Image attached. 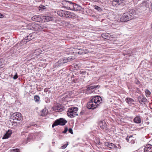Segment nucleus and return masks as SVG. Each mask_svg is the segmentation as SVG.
<instances>
[{"label":"nucleus","mask_w":152,"mask_h":152,"mask_svg":"<svg viewBox=\"0 0 152 152\" xmlns=\"http://www.w3.org/2000/svg\"><path fill=\"white\" fill-rule=\"evenodd\" d=\"M101 97L99 96H95L91 97L88 103L87 107L88 109H94L99 106L102 103Z\"/></svg>","instance_id":"obj_1"},{"label":"nucleus","mask_w":152,"mask_h":152,"mask_svg":"<svg viewBox=\"0 0 152 152\" xmlns=\"http://www.w3.org/2000/svg\"><path fill=\"white\" fill-rule=\"evenodd\" d=\"M57 13L59 16L66 18H69L75 19L77 17V16L75 13L69 11L60 10L57 11Z\"/></svg>","instance_id":"obj_2"},{"label":"nucleus","mask_w":152,"mask_h":152,"mask_svg":"<svg viewBox=\"0 0 152 152\" xmlns=\"http://www.w3.org/2000/svg\"><path fill=\"white\" fill-rule=\"evenodd\" d=\"M49 25L47 24L42 23L40 24L33 23V26L34 27L33 30L39 31L43 30L45 31L46 29L48 28Z\"/></svg>","instance_id":"obj_3"},{"label":"nucleus","mask_w":152,"mask_h":152,"mask_svg":"<svg viewBox=\"0 0 152 152\" xmlns=\"http://www.w3.org/2000/svg\"><path fill=\"white\" fill-rule=\"evenodd\" d=\"M78 108L76 107H72L69 108L67 112V115L69 117L73 118L78 115Z\"/></svg>","instance_id":"obj_4"},{"label":"nucleus","mask_w":152,"mask_h":152,"mask_svg":"<svg viewBox=\"0 0 152 152\" xmlns=\"http://www.w3.org/2000/svg\"><path fill=\"white\" fill-rule=\"evenodd\" d=\"M22 138L23 139V143L26 144L30 141L32 139L33 134L28 133L22 132Z\"/></svg>","instance_id":"obj_5"},{"label":"nucleus","mask_w":152,"mask_h":152,"mask_svg":"<svg viewBox=\"0 0 152 152\" xmlns=\"http://www.w3.org/2000/svg\"><path fill=\"white\" fill-rule=\"evenodd\" d=\"M67 122V121L64 119L63 118H60L55 121L52 125V127L53 128L55 126L60 125L64 126L65 125Z\"/></svg>","instance_id":"obj_6"},{"label":"nucleus","mask_w":152,"mask_h":152,"mask_svg":"<svg viewBox=\"0 0 152 152\" xmlns=\"http://www.w3.org/2000/svg\"><path fill=\"white\" fill-rule=\"evenodd\" d=\"M11 119H12L13 121H20L22 120V117L20 113L18 112L14 113L11 116Z\"/></svg>","instance_id":"obj_7"},{"label":"nucleus","mask_w":152,"mask_h":152,"mask_svg":"<svg viewBox=\"0 0 152 152\" xmlns=\"http://www.w3.org/2000/svg\"><path fill=\"white\" fill-rule=\"evenodd\" d=\"M132 18L131 15L124 13L120 18V21L121 22H125L131 20Z\"/></svg>","instance_id":"obj_8"},{"label":"nucleus","mask_w":152,"mask_h":152,"mask_svg":"<svg viewBox=\"0 0 152 152\" xmlns=\"http://www.w3.org/2000/svg\"><path fill=\"white\" fill-rule=\"evenodd\" d=\"M36 33L35 32L30 34L23 40L22 42L25 44L30 40L36 37Z\"/></svg>","instance_id":"obj_9"},{"label":"nucleus","mask_w":152,"mask_h":152,"mask_svg":"<svg viewBox=\"0 0 152 152\" xmlns=\"http://www.w3.org/2000/svg\"><path fill=\"white\" fill-rule=\"evenodd\" d=\"M71 50L72 51V52H71V54H73V53L75 54V53H76L80 55H83L86 54L87 53L83 49H79L77 50L71 49Z\"/></svg>","instance_id":"obj_10"},{"label":"nucleus","mask_w":152,"mask_h":152,"mask_svg":"<svg viewBox=\"0 0 152 152\" xmlns=\"http://www.w3.org/2000/svg\"><path fill=\"white\" fill-rule=\"evenodd\" d=\"M63 2L65 5L64 6L68 10H72L74 4L72 3L71 2L67 1H64Z\"/></svg>","instance_id":"obj_11"},{"label":"nucleus","mask_w":152,"mask_h":152,"mask_svg":"<svg viewBox=\"0 0 152 152\" xmlns=\"http://www.w3.org/2000/svg\"><path fill=\"white\" fill-rule=\"evenodd\" d=\"M64 107L61 104H57L53 107V109L56 112H60L64 110Z\"/></svg>","instance_id":"obj_12"},{"label":"nucleus","mask_w":152,"mask_h":152,"mask_svg":"<svg viewBox=\"0 0 152 152\" xmlns=\"http://www.w3.org/2000/svg\"><path fill=\"white\" fill-rule=\"evenodd\" d=\"M98 87H99V85L97 86H91L88 87L86 89V90L87 91V93L90 94L93 93L94 91L93 90Z\"/></svg>","instance_id":"obj_13"},{"label":"nucleus","mask_w":152,"mask_h":152,"mask_svg":"<svg viewBox=\"0 0 152 152\" xmlns=\"http://www.w3.org/2000/svg\"><path fill=\"white\" fill-rule=\"evenodd\" d=\"M144 152H152V145L149 144L146 145L144 148Z\"/></svg>","instance_id":"obj_14"},{"label":"nucleus","mask_w":152,"mask_h":152,"mask_svg":"<svg viewBox=\"0 0 152 152\" xmlns=\"http://www.w3.org/2000/svg\"><path fill=\"white\" fill-rule=\"evenodd\" d=\"M99 125L101 128L103 130H107V126L104 121L103 120L100 121Z\"/></svg>","instance_id":"obj_15"},{"label":"nucleus","mask_w":152,"mask_h":152,"mask_svg":"<svg viewBox=\"0 0 152 152\" xmlns=\"http://www.w3.org/2000/svg\"><path fill=\"white\" fill-rule=\"evenodd\" d=\"M125 101L130 106L133 104L135 102L133 99L129 97L126 98L125 99Z\"/></svg>","instance_id":"obj_16"},{"label":"nucleus","mask_w":152,"mask_h":152,"mask_svg":"<svg viewBox=\"0 0 152 152\" xmlns=\"http://www.w3.org/2000/svg\"><path fill=\"white\" fill-rule=\"evenodd\" d=\"M73 6V7L72 10L73 11H80L82 8V7L76 4H74Z\"/></svg>","instance_id":"obj_17"},{"label":"nucleus","mask_w":152,"mask_h":152,"mask_svg":"<svg viewBox=\"0 0 152 152\" xmlns=\"http://www.w3.org/2000/svg\"><path fill=\"white\" fill-rule=\"evenodd\" d=\"M138 99L139 102L141 104H145L147 101L146 99L143 96H139Z\"/></svg>","instance_id":"obj_18"},{"label":"nucleus","mask_w":152,"mask_h":152,"mask_svg":"<svg viewBox=\"0 0 152 152\" xmlns=\"http://www.w3.org/2000/svg\"><path fill=\"white\" fill-rule=\"evenodd\" d=\"M12 133V131L11 130H9L6 132V134L4 135L2 137V139H6L10 137V136Z\"/></svg>","instance_id":"obj_19"},{"label":"nucleus","mask_w":152,"mask_h":152,"mask_svg":"<svg viewBox=\"0 0 152 152\" xmlns=\"http://www.w3.org/2000/svg\"><path fill=\"white\" fill-rule=\"evenodd\" d=\"M43 18L45 22L52 21L53 20V17L50 16H43Z\"/></svg>","instance_id":"obj_20"},{"label":"nucleus","mask_w":152,"mask_h":152,"mask_svg":"<svg viewBox=\"0 0 152 152\" xmlns=\"http://www.w3.org/2000/svg\"><path fill=\"white\" fill-rule=\"evenodd\" d=\"M75 58L74 57H69L68 58H62L63 60V62L64 63H65L71 61L73 60Z\"/></svg>","instance_id":"obj_21"},{"label":"nucleus","mask_w":152,"mask_h":152,"mask_svg":"<svg viewBox=\"0 0 152 152\" xmlns=\"http://www.w3.org/2000/svg\"><path fill=\"white\" fill-rule=\"evenodd\" d=\"M32 19L33 20L38 22H40L42 20L41 17L38 15H36L33 16L32 18Z\"/></svg>","instance_id":"obj_22"},{"label":"nucleus","mask_w":152,"mask_h":152,"mask_svg":"<svg viewBox=\"0 0 152 152\" xmlns=\"http://www.w3.org/2000/svg\"><path fill=\"white\" fill-rule=\"evenodd\" d=\"M134 123L140 124L141 122V119L140 116H137L134 119Z\"/></svg>","instance_id":"obj_23"},{"label":"nucleus","mask_w":152,"mask_h":152,"mask_svg":"<svg viewBox=\"0 0 152 152\" xmlns=\"http://www.w3.org/2000/svg\"><path fill=\"white\" fill-rule=\"evenodd\" d=\"M124 0H113V4L115 5H119L121 4Z\"/></svg>","instance_id":"obj_24"},{"label":"nucleus","mask_w":152,"mask_h":152,"mask_svg":"<svg viewBox=\"0 0 152 152\" xmlns=\"http://www.w3.org/2000/svg\"><path fill=\"white\" fill-rule=\"evenodd\" d=\"M41 116H44L47 115L48 113V110L46 108H45L42 110Z\"/></svg>","instance_id":"obj_25"},{"label":"nucleus","mask_w":152,"mask_h":152,"mask_svg":"<svg viewBox=\"0 0 152 152\" xmlns=\"http://www.w3.org/2000/svg\"><path fill=\"white\" fill-rule=\"evenodd\" d=\"M105 145L108 147L111 148H115L116 147V146L115 144L110 142H107L105 143Z\"/></svg>","instance_id":"obj_26"},{"label":"nucleus","mask_w":152,"mask_h":152,"mask_svg":"<svg viewBox=\"0 0 152 152\" xmlns=\"http://www.w3.org/2000/svg\"><path fill=\"white\" fill-rule=\"evenodd\" d=\"M64 64L63 60L61 58L60 59L58 62L56 63V66H59L61 65H62Z\"/></svg>","instance_id":"obj_27"},{"label":"nucleus","mask_w":152,"mask_h":152,"mask_svg":"<svg viewBox=\"0 0 152 152\" xmlns=\"http://www.w3.org/2000/svg\"><path fill=\"white\" fill-rule=\"evenodd\" d=\"M34 99L35 102L39 103H40V97L38 95H35L34 97Z\"/></svg>","instance_id":"obj_28"},{"label":"nucleus","mask_w":152,"mask_h":152,"mask_svg":"<svg viewBox=\"0 0 152 152\" xmlns=\"http://www.w3.org/2000/svg\"><path fill=\"white\" fill-rule=\"evenodd\" d=\"M34 23H30L27 25V28L28 29L33 30L34 27L33 26V24Z\"/></svg>","instance_id":"obj_29"},{"label":"nucleus","mask_w":152,"mask_h":152,"mask_svg":"<svg viewBox=\"0 0 152 152\" xmlns=\"http://www.w3.org/2000/svg\"><path fill=\"white\" fill-rule=\"evenodd\" d=\"M42 52V51L41 50L39 49H38L35 50L34 52V53L35 54L34 55L38 56Z\"/></svg>","instance_id":"obj_30"},{"label":"nucleus","mask_w":152,"mask_h":152,"mask_svg":"<svg viewBox=\"0 0 152 152\" xmlns=\"http://www.w3.org/2000/svg\"><path fill=\"white\" fill-rule=\"evenodd\" d=\"M81 68V64L80 63L75 64L74 65L73 68L75 70H77Z\"/></svg>","instance_id":"obj_31"},{"label":"nucleus","mask_w":152,"mask_h":152,"mask_svg":"<svg viewBox=\"0 0 152 152\" xmlns=\"http://www.w3.org/2000/svg\"><path fill=\"white\" fill-rule=\"evenodd\" d=\"M139 6L140 7H142L143 8L145 9L147 6V4L144 1L139 5Z\"/></svg>","instance_id":"obj_32"},{"label":"nucleus","mask_w":152,"mask_h":152,"mask_svg":"<svg viewBox=\"0 0 152 152\" xmlns=\"http://www.w3.org/2000/svg\"><path fill=\"white\" fill-rule=\"evenodd\" d=\"M135 10L133 9H131L129 11V13L127 14L131 15H134L135 14Z\"/></svg>","instance_id":"obj_33"},{"label":"nucleus","mask_w":152,"mask_h":152,"mask_svg":"<svg viewBox=\"0 0 152 152\" xmlns=\"http://www.w3.org/2000/svg\"><path fill=\"white\" fill-rule=\"evenodd\" d=\"M94 8L96 10L98 11L99 12H101L102 11V9L100 7L97 5H95L94 6Z\"/></svg>","instance_id":"obj_34"},{"label":"nucleus","mask_w":152,"mask_h":152,"mask_svg":"<svg viewBox=\"0 0 152 152\" xmlns=\"http://www.w3.org/2000/svg\"><path fill=\"white\" fill-rule=\"evenodd\" d=\"M145 93L147 97L149 96L151 94V92L148 89L145 90Z\"/></svg>","instance_id":"obj_35"},{"label":"nucleus","mask_w":152,"mask_h":152,"mask_svg":"<svg viewBox=\"0 0 152 152\" xmlns=\"http://www.w3.org/2000/svg\"><path fill=\"white\" fill-rule=\"evenodd\" d=\"M10 122L11 123L12 125H14V126H15L18 125L17 122L15 121H13V122H11V121H10Z\"/></svg>","instance_id":"obj_36"},{"label":"nucleus","mask_w":152,"mask_h":152,"mask_svg":"<svg viewBox=\"0 0 152 152\" xmlns=\"http://www.w3.org/2000/svg\"><path fill=\"white\" fill-rule=\"evenodd\" d=\"M68 144H65L64 145H63L62 146H61V148L63 149H64L67 146Z\"/></svg>","instance_id":"obj_37"},{"label":"nucleus","mask_w":152,"mask_h":152,"mask_svg":"<svg viewBox=\"0 0 152 152\" xmlns=\"http://www.w3.org/2000/svg\"><path fill=\"white\" fill-rule=\"evenodd\" d=\"M68 130L69 132L70 133H71L72 134H73V132L72 129V128H70Z\"/></svg>","instance_id":"obj_38"},{"label":"nucleus","mask_w":152,"mask_h":152,"mask_svg":"<svg viewBox=\"0 0 152 152\" xmlns=\"http://www.w3.org/2000/svg\"><path fill=\"white\" fill-rule=\"evenodd\" d=\"M14 152H20L18 149H15L12 150Z\"/></svg>","instance_id":"obj_39"},{"label":"nucleus","mask_w":152,"mask_h":152,"mask_svg":"<svg viewBox=\"0 0 152 152\" xmlns=\"http://www.w3.org/2000/svg\"><path fill=\"white\" fill-rule=\"evenodd\" d=\"M68 130V129L67 127H65V128L64 130V131L63 132V133H66L67 131Z\"/></svg>","instance_id":"obj_40"},{"label":"nucleus","mask_w":152,"mask_h":152,"mask_svg":"<svg viewBox=\"0 0 152 152\" xmlns=\"http://www.w3.org/2000/svg\"><path fill=\"white\" fill-rule=\"evenodd\" d=\"M18 76L17 74V73H16L15 74V75L13 77V78L14 79H17L18 78Z\"/></svg>","instance_id":"obj_41"},{"label":"nucleus","mask_w":152,"mask_h":152,"mask_svg":"<svg viewBox=\"0 0 152 152\" xmlns=\"http://www.w3.org/2000/svg\"><path fill=\"white\" fill-rule=\"evenodd\" d=\"M4 15L0 13V18H2L4 17Z\"/></svg>","instance_id":"obj_42"},{"label":"nucleus","mask_w":152,"mask_h":152,"mask_svg":"<svg viewBox=\"0 0 152 152\" xmlns=\"http://www.w3.org/2000/svg\"><path fill=\"white\" fill-rule=\"evenodd\" d=\"M80 74H85V73H86V72L85 71H80Z\"/></svg>","instance_id":"obj_43"},{"label":"nucleus","mask_w":152,"mask_h":152,"mask_svg":"<svg viewBox=\"0 0 152 152\" xmlns=\"http://www.w3.org/2000/svg\"><path fill=\"white\" fill-rule=\"evenodd\" d=\"M131 137H132V136H130V137H129V138H128L127 137V138H126V140L127 141H128V140H129V138H131Z\"/></svg>","instance_id":"obj_44"},{"label":"nucleus","mask_w":152,"mask_h":152,"mask_svg":"<svg viewBox=\"0 0 152 152\" xmlns=\"http://www.w3.org/2000/svg\"><path fill=\"white\" fill-rule=\"evenodd\" d=\"M31 125H30V126H27L25 127L26 129H27L30 127Z\"/></svg>","instance_id":"obj_45"},{"label":"nucleus","mask_w":152,"mask_h":152,"mask_svg":"<svg viewBox=\"0 0 152 152\" xmlns=\"http://www.w3.org/2000/svg\"><path fill=\"white\" fill-rule=\"evenodd\" d=\"M151 28L152 30V24H151Z\"/></svg>","instance_id":"obj_46"}]
</instances>
